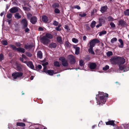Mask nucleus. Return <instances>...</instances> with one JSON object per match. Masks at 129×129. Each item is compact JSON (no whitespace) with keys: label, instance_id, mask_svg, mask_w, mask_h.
Wrapping results in <instances>:
<instances>
[{"label":"nucleus","instance_id":"obj_58","mask_svg":"<svg viewBox=\"0 0 129 129\" xmlns=\"http://www.w3.org/2000/svg\"><path fill=\"white\" fill-rule=\"evenodd\" d=\"M22 58H23V59H26V56H25V55H24V54H22Z\"/></svg>","mask_w":129,"mask_h":129},{"label":"nucleus","instance_id":"obj_20","mask_svg":"<svg viewBox=\"0 0 129 129\" xmlns=\"http://www.w3.org/2000/svg\"><path fill=\"white\" fill-rule=\"evenodd\" d=\"M37 56L38 57L41 59L42 57V54L41 51H39L38 52L37 54Z\"/></svg>","mask_w":129,"mask_h":129},{"label":"nucleus","instance_id":"obj_5","mask_svg":"<svg viewBox=\"0 0 129 129\" xmlns=\"http://www.w3.org/2000/svg\"><path fill=\"white\" fill-rule=\"evenodd\" d=\"M41 42L44 45L47 44L50 41L49 39L45 36L41 38Z\"/></svg>","mask_w":129,"mask_h":129},{"label":"nucleus","instance_id":"obj_9","mask_svg":"<svg viewBox=\"0 0 129 129\" xmlns=\"http://www.w3.org/2000/svg\"><path fill=\"white\" fill-rule=\"evenodd\" d=\"M19 9V8L17 7H13L9 10L10 12L12 13H14L18 12Z\"/></svg>","mask_w":129,"mask_h":129},{"label":"nucleus","instance_id":"obj_30","mask_svg":"<svg viewBox=\"0 0 129 129\" xmlns=\"http://www.w3.org/2000/svg\"><path fill=\"white\" fill-rule=\"evenodd\" d=\"M88 51L89 53L92 54L94 55L95 54V53L93 50V48L89 47Z\"/></svg>","mask_w":129,"mask_h":129},{"label":"nucleus","instance_id":"obj_22","mask_svg":"<svg viewBox=\"0 0 129 129\" xmlns=\"http://www.w3.org/2000/svg\"><path fill=\"white\" fill-rule=\"evenodd\" d=\"M42 19L43 21L45 23L47 22L48 21L47 17L45 16H43L42 17Z\"/></svg>","mask_w":129,"mask_h":129},{"label":"nucleus","instance_id":"obj_17","mask_svg":"<svg viewBox=\"0 0 129 129\" xmlns=\"http://www.w3.org/2000/svg\"><path fill=\"white\" fill-rule=\"evenodd\" d=\"M46 73H47L49 75H52L54 74H55L56 73H54L53 71L52 70H48L47 71H46Z\"/></svg>","mask_w":129,"mask_h":129},{"label":"nucleus","instance_id":"obj_59","mask_svg":"<svg viewBox=\"0 0 129 129\" xmlns=\"http://www.w3.org/2000/svg\"><path fill=\"white\" fill-rule=\"evenodd\" d=\"M38 67L39 69H41L42 68V66L41 65L39 64L38 66Z\"/></svg>","mask_w":129,"mask_h":129},{"label":"nucleus","instance_id":"obj_33","mask_svg":"<svg viewBox=\"0 0 129 129\" xmlns=\"http://www.w3.org/2000/svg\"><path fill=\"white\" fill-rule=\"evenodd\" d=\"M10 47L12 49L14 50H17V48H16L15 46L12 45H10Z\"/></svg>","mask_w":129,"mask_h":129},{"label":"nucleus","instance_id":"obj_47","mask_svg":"<svg viewBox=\"0 0 129 129\" xmlns=\"http://www.w3.org/2000/svg\"><path fill=\"white\" fill-rule=\"evenodd\" d=\"M55 12L56 13H59L60 12L59 10L58 9L56 8L54 10Z\"/></svg>","mask_w":129,"mask_h":129},{"label":"nucleus","instance_id":"obj_13","mask_svg":"<svg viewBox=\"0 0 129 129\" xmlns=\"http://www.w3.org/2000/svg\"><path fill=\"white\" fill-rule=\"evenodd\" d=\"M119 24L121 26H126L127 25V24L124 21L121 20L119 22Z\"/></svg>","mask_w":129,"mask_h":129},{"label":"nucleus","instance_id":"obj_45","mask_svg":"<svg viewBox=\"0 0 129 129\" xmlns=\"http://www.w3.org/2000/svg\"><path fill=\"white\" fill-rule=\"evenodd\" d=\"M86 14L85 13H81L79 14V15L81 17H84L85 16Z\"/></svg>","mask_w":129,"mask_h":129},{"label":"nucleus","instance_id":"obj_43","mask_svg":"<svg viewBox=\"0 0 129 129\" xmlns=\"http://www.w3.org/2000/svg\"><path fill=\"white\" fill-rule=\"evenodd\" d=\"M72 41L73 42L75 43H77L78 42V40L75 38H73L72 39Z\"/></svg>","mask_w":129,"mask_h":129},{"label":"nucleus","instance_id":"obj_15","mask_svg":"<svg viewBox=\"0 0 129 129\" xmlns=\"http://www.w3.org/2000/svg\"><path fill=\"white\" fill-rule=\"evenodd\" d=\"M107 9V7L106 6H105L102 7L101 8L100 11L102 13H104L106 12Z\"/></svg>","mask_w":129,"mask_h":129},{"label":"nucleus","instance_id":"obj_4","mask_svg":"<svg viewBox=\"0 0 129 129\" xmlns=\"http://www.w3.org/2000/svg\"><path fill=\"white\" fill-rule=\"evenodd\" d=\"M99 41L96 39H93L89 43V47L93 48L96 44L99 43Z\"/></svg>","mask_w":129,"mask_h":129},{"label":"nucleus","instance_id":"obj_46","mask_svg":"<svg viewBox=\"0 0 129 129\" xmlns=\"http://www.w3.org/2000/svg\"><path fill=\"white\" fill-rule=\"evenodd\" d=\"M84 61L82 60H81L80 61V66H82L83 65Z\"/></svg>","mask_w":129,"mask_h":129},{"label":"nucleus","instance_id":"obj_44","mask_svg":"<svg viewBox=\"0 0 129 129\" xmlns=\"http://www.w3.org/2000/svg\"><path fill=\"white\" fill-rule=\"evenodd\" d=\"M110 25L111 26V27L113 28H115V25L114 23L113 22H111L110 23Z\"/></svg>","mask_w":129,"mask_h":129},{"label":"nucleus","instance_id":"obj_11","mask_svg":"<svg viewBox=\"0 0 129 129\" xmlns=\"http://www.w3.org/2000/svg\"><path fill=\"white\" fill-rule=\"evenodd\" d=\"M25 63L26 64L27 66L29 67L31 69H33L34 68V66L33 64L31 62L29 61L28 62H25Z\"/></svg>","mask_w":129,"mask_h":129},{"label":"nucleus","instance_id":"obj_64","mask_svg":"<svg viewBox=\"0 0 129 129\" xmlns=\"http://www.w3.org/2000/svg\"><path fill=\"white\" fill-rule=\"evenodd\" d=\"M8 24H10L11 23V20H8Z\"/></svg>","mask_w":129,"mask_h":129},{"label":"nucleus","instance_id":"obj_61","mask_svg":"<svg viewBox=\"0 0 129 129\" xmlns=\"http://www.w3.org/2000/svg\"><path fill=\"white\" fill-rule=\"evenodd\" d=\"M102 124V121H100L98 124V125L99 126H100L101 125V124Z\"/></svg>","mask_w":129,"mask_h":129},{"label":"nucleus","instance_id":"obj_21","mask_svg":"<svg viewBox=\"0 0 129 129\" xmlns=\"http://www.w3.org/2000/svg\"><path fill=\"white\" fill-rule=\"evenodd\" d=\"M57 42L60 44H62L63 43L61 38L60 37H57Z\"/></svg>","mask_w":129,"mask_h":129},{"label":"nucleus","instance_id":"obj_53","mask_svg":"<svg viewBox=\"0 0 129 129\" xmlns=\"http://www.w3.org/2000/svg\"><path fill=\"white\" fill-rule=\"evenodd\" d=\"M64 28L65 29H66L68 31L70 30V29L69 28V27L67 25L65 26Z\"/></svg>","mask_w":129,"mask_h":129},{"label":"nucleus","instance_id":"obj_42","mask_svg":"<svg viewBox=\"0 0 129 129\" xmlns=\"http://www.w3.org/2000/svg\"><path fill=\"white\" fill-rule=\"evenodd\" d=\"M4 58V55L2 54H0V61L2 60Z\"/></svg>","mask_w":129,"mask_h":129},{"label":"nucleus","instance_id":"obj_16","mask_svg":"<svg viewBox=\"0 0 129 129\" xmlns=\"http://www.w3.org/2000/svg\"><path fill=\"white\" fill-rule=\"evenodd\" d=\"M96 64L95 63H91L90 64L89 68L91 69H94L96 68Z\"/></svg>","mask_w":129,"mask_h":129},{"label":"nucleus","instance_id":"obj_52","mask_svg":"<svg viewBox=\"0 0 129 129\" xmlns=\"http://www.w3.org/2000/svg\"><path fill=\"white\" fill-rule=\"evenodd\" d=\"M53 6L54 7H58L59 6V5L58 4H54L53 5Z\"/></svg>","mask_w":129,"mask_h":129},{"label":"nucleus","instance_id":"obj_35","mask_svg":"<svg viewBox=\"0 0 129 129\" xmlns=\"http://www.w3.org/2000/svg\"><path fill=\"white\" fill-rule=\"evenodd\" d=\"M2 43L3 45H7L8 44L7 41L5 40L2 41Z\"/></svg>","mask_w":129,"mask_h":129},{"label":"nucleus","instance_id":"obj_7","mask_svg":"<svg viewBox=\"0 0 129 129\" xmlns=\"http://www.w3.org/2000/svg\"><path fill=\"white\" fill-rule=\"evenodd\" d=\"M68 58L70 60L71 64H74L75 63V59L74 57L72 55H70L68 56Z\"/></svg>","mask_w":129,"mask_h":129},{"label":"nucleus","instance_id":"obj_3","mask_svg":"<svg viewBox=\"0 0 129 129\" xmlns=\"http://www.w3.org/2000/svg\"><path fill=\"white\" fill-rule=\"evenodd\" d=\"M23 73L20 72H15L12 74V76L14 79H20L22 76Z\"/></svg>","mask_w":129,"mask_h":129},{"label":"nucleus","instance_id":"obj_63","mask_svg":"<svg viewBox=\"0 0 129 129\" xmlns=\"http://www.w3.org/2000/svg\"><path fill=\"white\" fill-rule=\"evenodd\" d=\"M86 38V37L85 36H84L83 37V39L84 40H85Z\"/></svg>","mask_w":129,"mask_h":129},{"label":"nucleus","instance_id":"obj_37","mask_svg":"<svg viewBox=\"0 0 129 129\" xmlns=\"http://www.w3.org/2000/svg\"><path fill=\"white\" fill-rule=\"evenodd\" d=\"M112 55V52L111 51H109L107 53V56L109 57L110 56Z\"/></svg>","mask_w":129,"mask_h":129},{"label":"nucleus","instance_id":"obj_14","mask_svg":"<svg viewBox=\"0 0 129 129\" xmlns=\"http://www.w3.org/2000/svg\"><path fill=\"white\" fill-rule=\"evenodd\" d=\"M73 48L75 49V54L76 55H78L79 53L80 48L75 45L73 46Z\"/></svg>","mask_w":129,"mask_h":129},{"label":"nucleus","instance_id":"obj_28","mask_svg":"<svg viewBox=\"0 0 129 129\" xmlns=\"http://www.w3.org/2000/svg\"><path fill=\"white\" fill-rule=\"evenodd\" d=\"M45 37L46 38H47L50 39H51L53 38L52 35L49 34L47 33L46 34Z\"/></svg>","mask_w":129,"mask_h":129},{"label":"nucleus","instance_id":"obj_8","mask_svg":"<svg viewBox=\"0 0 129 129\" xmlns=\"http://www.w3.org/2000/svg\"><path fill=\"white\" fill-rule=\"evenodd\" d=\"M119 68L120 70L123 72L126 71L128 70V67L126 65L119 66Z\"/></svg>","mask_w":129,"mask_h":129},{"label":"nucleus","instance_id":"obj_18","mask_svg":"<svg viewBox=\"0 0 129 129\" xmlns=\"http://www.w3.org/2000/svg\"><path fill=\"white\" fill-rule=\"evenodd\" d=\"M114 121L113 120L110 121L106 122V124L107 125H114Z\"/></svg>","mask_w":129,"mask_h":129},{"label":"nucleus","instance_id":"obj_25","mask_svg":"<svg viewBox=\"0 0 129 129\" xmlns=\"http://www.w3.org/2000/svg\"><path fill=\"white\" fill-rule=\"evenodd\" d=\"M54 64L55 66L58 67H59L61 65V63H60L59 62L57 61H54Z\"/></svg>","mask_w":129,"mask_h":129},{"label":"nucleus","instance_id":"obj_24","mask_svg":"<svg viewBox=\"0 0 129 129\" xmlns=\"http://www.w3.org/2000/svg\"><path fill=\"white\" fill-rule=\"evenodd\" d=\"M118 41L120 43V45H119V47L120 48H123V43L122 40L121 39H119Z\"/></svg>","mask_w":129,"mask_h":129},{"label":"nucleus","instance_id":"obj_6","mask_svg":"<svg viewBox=\"0 0 129 129\" xmlns=\"http://www.w3.org/2000/svg\"><path fill=\"white\" fill-rule=\"evenodd\" d=\"M59 59L61 61L63 65L64 66H67L68 65L67 61L66 60L64 57H60L59 58Z\"/></svg>","mask_w":129,"mask_h":129},{"label":"nucleus","instance_id":"obj_38","mask_svg":"<svg viewBox=\"0 0 129 129\" xmlns=\"http://www.w3.org/2000/svg\"><path fill=\"white\" fill-rule=\"evenodd\" d=\"M117 40V39L116 38H114L112 39L111 40V42L112 43H113L114 42L116 41Z\"/></svg>","mask_w":129,"mask_h":129},{"label":"nucleus","instance_id":"obj_32","mask_svg":"<svg viewBox=\"0 0 129 129\" xmlns=\"http://www.w3.org/2000/svg\"><path fill=\"white\" fill-rule=\"evenodd\" d=\"M106 33V31H102L99 33V36H101L105 34Z\"/></svg>","mask_w":129,"mask_h":129},{"label":"nucleus","instance_id":"obj_36","mask_svg":"<svg viewBox=\"0 0 129 129\" xmlns=\"http://www.w3.org/2000/svg\"><path fill=\"white\" fill-rule=\"evenodd\" d=\"M95 24L96 22L95 21H92L91 24V27L92 28L94 27L95 25Z\"/></svg>","mask_w":129,"mask_h":129},{"label":"nucleus","instance_id":"obj_29","mask_svg":"<svg viewBox=\"0 0 129 129\" xmlns=\"http://www.w3.org/2000/svg\"><path fill=\"white\" fill-rule=\"evenodd\" d=\"M16 125L18 126H20L22 127H24L25 126V123L22 122H17L16 123Z\"/></svg>","mask_w":129,"mask_h":129},{"label":"nucleus","instance_id":"obj_31","mask_svg":"<svg viewBox=\"0 0 129 129\" xmlns=\"http://www.w3.org/2000/svg\"><path fill=\"white\" fill-rule=\"evenodd\" d=\"M33 46L34 45H26L25 46V48L26 49H28L33 47Z\"/></svg>","mask_w":129,"mask_h":129},{"label":"nucleus","instance_id":"obj_27","mask_svg":"<svg viewBox=\"0 0 129 129\" xmlns=\"http://www.w3.org/2000/svg\"><path fill=\"white\" fill-rule=\"evenodd\" d=\"M15 18L19 19L21 17V16L19 14V13H17L14 15Z\"/></svg>","mask_w":129,"mask_h":129},{"label":"nucleus","instance_id":"obj_50","mask_svg":"<svg viewBox=\"0 0 129 129\" xmlns=\"http://www.w3.org/2000/svg\"><path fill=\"white\" fill-rule=\"evenodd\" d=\"M108 19L109 21H113V19L111 17H108Z\"/></svg>","mask_w":129,"mask_h":129},{"label":"nucleus","instance_id":"obj_62","mask_svg":"<svg viewBox=\"0 0 129 129\" xmlns=\"http://www.w3.org/2000/svg\"><path fill=\"white\" fill-rule=\"evenodd\" d=\"M14 67L15 68H18V64L17 63H16V65H15V66H14Z\"/></svg>","mask_w":129,"mask_h":129},{"label":"nucleus","instance_id":"obj_41","mask_svg":"<svg viewBox=\"0 0 129 129\" xmlns=\"http://www.w3.org/2000/svg\"><path fill=\"white\" fill-rule=\"evenodd\" d=\"M109 68V67L108 65H106L105 67L103 68V70L106 71Z\"/></svg>","mask_w":129,"mask_h":129},{"label":"nucleus","instance_id":"obj_55","mask_svg":"<svg viewBox=\"0 0 129 129\" xmlns=\"http://www.w3.org/2000/svg\"><path fill=\"white\" fill-rule=\"evenodd\" d=\"M29 31V29L28 28H26L25 30V31L26 32H27Z\"/></svg>","mask_w":129,"mask_h":129},{"label":"nucleus","instance_id":"obj_48","mask_svg":"<svg viewBox=\"0 0 129 129\" xmlns=\"http://www.w3.org/2000/svg\"><path fill=\"white\" fill-rule=\"evenodd\" d=\"M15 45L17 47H20L21 46V44L19 43H16Z\"/></svg>","mask_w":129,"mask_h":129},{"label":"nucleus","instance_id":"obj_54","mask_svg":"<svg viewBox=\"0 0 129 129\" xmlns=\"http://www.w3.org/2000/svg\"><path fill=\"white\" fill-rule=\"evenodd\" d=\"M74 8H76L78 9H80V8L78 6H76L74 7Z\"/></svg>","mask_w":129,"mask_h":129},{"label":"nucleus","instance_id":"obj_10","mask_svg":"<svg viewBox=\"0 0 129 129\" xmlns=\"http://www.w3.org/2000/svg\"><path fill=\"white\" fill-rule=\"evenodd\" d=\"M21 23L24 28L26 27L27 26V20L25 19H23L22 20Z\"/></svg>","mask_w":129,"mask_h":129},{"label":"nucleus","instance_id":"obj_39","mask_svg":"<svg viewBox=\"0 0 129 129\" xmlns=\"http://www.w3.org/2000/svg\"><path fill=\"white\" fill-rule=\"evenodd\" d=\"M7 17L8 18L11 19L12 17V15L11 13H8L7 14Z\"/></svg>","mask_w":129,"mask_h":129},{"label":"nucleus","instance_id":"obj_60","mask_svg":"<svg viewBox=\"0 0 129 129\" xmlns=\"http://www.w3.org/2000/svg\"><path fill=\"white\" fill-rule=\"evenodd\" d=\"M39 29L40 31H42L43 30V28L41 27H39Z\"/></svg>","mask_w":129,"mask_h":129},{"label":"nucleus","instance_id":"obj_12","mask_svg":"<svg viewBox=\"0 0 129 129\" xmlns=\"http://www.w3.org/2000/svg\"><path fill=\"white\" fill-rule=\"evenodd\" d=\"M37 18L35 16L32 17L30 19V22L33 24H34L37 22Z\"/></svg>","mask_w":129,"mask_h":129},{"label":"nucleus","instance_id":"obj_56","mask_svg":"<svg viewBox=\"0 0 129 129\" xmlns=\"http://www.w3.org/2000/svg\"><path fill=\"white\" fill-rule=\"evenodd\" d=\"M55 29L56 30L58 31H59L61 30V29L60 28L58 27H56Z\"/></svg>","mask_w":129,"mask_h":129},{"label":"nucleus","instance_id":"obj_1","mask_svg":"<svg viewBox=\"0 0 129 129\" xmlns=\"http://www.w3.org/2000/svg\"><path fill=\"white\" fill-rule=\"evenodd\" d=\"M110 60L111 62L113 64L118 63L119 64H123L125 62V59L123 58L119 57L111 59Z\"/></svg>","mask_w":129,"mask_h":129},{"label":"nucleus","instance_id":"obj_49","mask_svg":"<svg viewBox=\"0 0 129 129\" xmlns=\"http://www.w3.org/2000/svg\"><path fill=\"white\" fill-rule=\"evenodd\" d=\"M53 24V25L56 26L58 25V23L56 21H54Z\"/></svg>","mask_w":129,"mask_h":129},{"label":"nucleus","instance_id":"obj_34","mask_svg":"<svg viewBox=\"0 0 129 129\" xmlns=\"http://www.w3.org/2000/svg\"><path fill=\"white\" fill-rule=\"evenodd\" d=\"M65 45L67 47H70L71 46V44L68 41L65 42Z\"/></svg>","mask_w":129,"mask_h":129},{"label":"nucleus","instance_id":"obj_26","mask_svg":"<svg viewBox=\"0 0 129 129\" xmlns=\"http://www.w3.org/2000/svg\"><path fill=\"white\" fill-rule=\"evenodd\" d=\"M17 50L18 51L23 53L25 52L24 49L21 48H17Z\"/></svg>","mask_w":129,"mask_h":129},{"label":"nucleus","instance_id":"obj_2","mask_svg":"<svg viewBox=\"0 0 129 129\" xmlns=\"http://www.w3.org/2000/svg\"><path fill=\"white\" fill-rule=\"evenodd\" d=\"M108 95L107 93H105L103 92H99V104H100L101 103L103 104H104L106 101V100L104 99V98L105 96L108 97Z\"/></svg>","mask_w":129,"mask_h":129},{"label":"nucleus","instance_id":"obj_51","mask_svg":"<svg viewBox=\"0 0 129 129\" xmlns=\"http://www.w3.org/2000/svg\"><path fill=\"white\" fill-rule=\"evenodd\" d=\"M26 55L29 57H31L32 56L31 54L30 53L28 52L27 53H26Z\"/></svg>","mask_w":129,"mask_h":129},{"label":"nucleus","instance_id":"obj_40","mask_svg":"<svg viewBox=\"0 0 129 129\" xmlns=\"http://www.w3.org/2000/svg\"><path fill=\"white\" fill-rule=\"evenodd\" d=\"M124 14L126 15H129V10L127 9L124 11Z\"/></svg>","mask_w":129,"mask_h":129},{"label":"nucleus","instance_id":"obj_19","mask_svg":"<svg viewBox=\"0 0 129 129\" xmlns=\"http://www.w3.org/2000/svg\"><path fill=\"white\" fill-rule=\"evenodd\" d=\"M48 64V62H46L45 63H44L42 64V65L44 66V68L43 69V71L45 72H46V66Z\"/></svg>","mask_w":129,"mask_h":129},{"label":"nucleus","instance_id":"obj_23","mask_svg":"<svg viewBox=\"0 0 129 129\" xmlns=\"http://www.w3.org/2000/svg\"><path fill=\"white\" fill-rule=\"evenodd\" d=\"M56 46L57 45L56 44L52 43L49 44V47L51 48H55L56 47Z\"/></svg>","mask_w":129,"mask_h":129},{"label":"nucleus","instance_id":"obj_57","mask_svg":"<svg viewBox=\"0 0 129 129\" xmlns=\"http://www.w3.org/2000/svg\"><path fill=\"white\" fill-rule=\"evenodd\" d=\"M32 15L30 14H28L27 15V17L28 18H29V17H30Z\"/></svg>","mask_w":129,"mask_h":129}]
</instances>
